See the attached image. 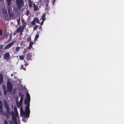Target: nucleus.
I'll use <instances>...</instances> for the list:
<instances>
[{
  "mask_svg": "<svg viewBox=\"0 0 124 124\" xmlns=\"http://www.w3.org/2000/svg\"><path fill=\"white\" fill-rule=\"evenodd\" d=\"M14 111L15 113L13 111H12L11 112V117L13 122L15 123H16L17 121L16 117H18L19 115L16 108L14 109Z\"/></svg>",
  "mask_w": 124,
  "mask_h": 124,
  "instance_id": "obj_1",
  "label": "nucleus"
},
{
  "mask_svg": "<svg viewBox=\"0 0 124 124\" xmlns=\"http://www.w3.org/2000/svg\"><path fill=\"white\" fill-rule=\"evenodd\" d=\"M30 97L29 94L27 93L26 94V98L24 101V104L26 105V106H30Z\"/></svg>",
  "mask_w": 124,
  "mask_h": 124,
  "instance_id": "obj_2",
  "label": "nucleus"
},
{
  "mask_svg": "<svg viewBox=\"0 0 124 124\" xmlns=\"http://www.w3.org/2000/svg\"><path fill=\"white\" fill-rule=\"evenodd\" d=\"M16 2L18 8L19 9H21L24 6L23 0H16Z\"/></svg>",
  "mask_w": 124,
  "mask_h": 124,
  "instance_id": "obj_3",
  "label": "nucleus"
},
{
  "mask_svg": "<svg viewBox=\"0 0 124 124\" xmlns=\"http://www.w3.org/2000/svg\"><path fill=\"white\" fill-rule=\"evenodd\" d=\"M7 90L9 92H11L13 89V87L12 83L9 80H8L7 83Z\"/></svg>",
  "mask_w": 124,
  "mask_h": 124,
  "instance_id": "obj_4",
  "label": "nucleus"
},
{
  "mask_svg": "<svg viewBox=\"0 0 124 124\" xmlns=\"http://www.w3.org/2000/svg\"><path fill=\"white\" fill-rule=\"evenodd\" d=\"M30 106H26L25 107V112L26 115L25 116L27 117H29L30 114Z\"/></svg>",
  "mask_w": 124,
  "mask_h": 124,
  "instance_id": "obj_5",
  "label": "nucleus"
},
{
  "mask_svg": "<svg viewBox=\"0 0 124 124\" xmlns=\"http://www.w3.org/2000/svg\"><path fill=\"white\" fill-rule=\"evenodd\" d=\"M35 22L37 23H39V20L37 17H35L33 20L30 22L31 25H34L36 24Z\"/></svg>",
  "mask_w": 124,
  "mask_h": 124,
  "instance_id": "obj_6",
  "label": "nucleus"
},
{
  "mask_svg": "<svg viewBox=\"0 0 124 124\" xmlns=\"http://www.w3.org/2000/svg\"><path fill=\"white\" fill-rule=\"evenodd\" d=\"M14 42L13 41L7 45L3 48L4 50H6L10 48L13 45Z\"/></svg>",
  "mask_w": 124,
  "mask_h": 124,
  "instance_id": "obj_7",
  "label": "nucleus"
},
{
  "mask_svg": "<svg viewBox=\"0 0 124 124\" xmlns=\"http://www.w3.org/2000/svg\"><path fill=\"white\" fill-rule=\"evenodd\" d=\"M3 58L4 59H6L7 61L9 60L10 55L9 52H8L5 53L4 54Z\"/></svg>",
  "mask_w": 124,
  "mask_h": 124,
  "instance_id": "obj_8",
  "label": "nucleus"
},
{
  "mask_svg": "<svg viewBox=\"0 0 124 124\" xmlns=\"http://www.w3.org/2000/svg\"><path fill=\"white\" fill-rule=\"evenodd\" d=\"M23 107H21L20 108V116H24V118H27V117H26L25 116H26V114L25 112H24L22 110Z\"/></svg>",
  "mask_w": 124,
  "mask_h": 124,
  "instance_id": "obj_9",
  "label": "nucleus"
},
{
  "mask_svg": "<svg viewBox=\"0 0 124 124\" xmlns=\"http://www.w3.org/2000/svg\"><path fill=\"white\" fill-rule=\"evenodd\" d=\"M23 100V99H20L19 102L17 103V106L18 108H19V107H22Z\"/></svg>",
  "mask_w": 124,
  "mask_h": 124,
  "instance_id": "obj_10",
  "label": "nucleus"
},
{
  "mask_svg": "<svg viewBox=\"0 0 124 124\" xmlns=\"http://www.w3.org/2000/svg\"><path fill=\"white\" fill-rule=\"evenodd\" d=\"M4 105L7 111H8L9 109V106L6 101H5L4 102Z\"/></svg>",
  "mask_w": 124,
  "mask_h": 124,
  "instance_id": "obj_11",
  "label": "nucleus"
},
{
  "mask_svg": "<svg viewBox=\"0 0 124 124\" xmlns=\"http://www.w3.org/2000/svg\"><path fill=\"white\" fill-rule=\"evenodd\" d=\"M2 102L1 101H0V113L1 114L3 113V111L2 107Z\"/></svg>",
  "mask_w": 124,
  "mask_h": 124,
  "instance_id": "obj_12",
  "label": "nucleus"
},
{
  "mask_svg": "<svg viewBox=\"0 0 124 124\" xmlns=\"http://www.w3.org/2000/svg\"><path fill=\"white\" fill-rule=\"evenodd\" d=\"M21 21L22 24L23 26H21L24 28V27H26L27 24V23L24 21V19L22 18L21 19Z\"/></svg>",
  "mask_w": 124,
  "mask_h": 124,
  "instance_id": "obj_13",
  "label": "nucleus"
},
{
  "mask_svg": "<svg viewBox=\"0 0 124 124\" xmlns=\"http://www.w3.org/2000/svg\"><path fill=\"white\" fill-rule=\"evenodd\" d=\"M24 29V28H23L22 27L20 26L16 31V32L18 33L20 32L22 30V29H23V30Z\"/></svg>",
  "mask_w": 124,
  "mask_h": 124,
  "instance_id": "obj_14",
  "label": "nucleus"
},
{
  "mask_svg": "<svg viewBox=\"0 0 124 124\" xmlns=\"http://www.w3.org/2000/svg\"><path fill=\"white\" fill-rule=\"evenodd\" d=\"M3 83V76L2 74L0 75V85Z\"/></svg>",
  "mask_w": 124,
  "mask_h": 124,
  "instance_id": "obj_15",
  "label": "nucleus"
},
{
  "mask_svg": "<svg viewBox=\"0 0 124 124\" xmlns=\"http://www.w3.org/2000/svg\"><path fill=\"white\" fill-rule=\"evenodd\" d=\"M33 8L34 10L35 11L38 10L39 9L38 7L35 3L33 4Z\"/></svg>",
  "mask_w": 124,
  "mask_h": 124,
  "instance_id": "obj_16",
  "label": "nucleus"
},
{
  "mask_svg": "<svg viewBox=\"0 0 124 124\" xmlns=\"http://www.w3.org/2000/svg\"><path fill=\"white\" fill-rule=\"evenodd\" d=\"M29 60L28 59H26L24 60V62L25 63L24 66H28V61Z\"/></svg>",
  "mask_w": 124,
  "mask_h": 124,
  "instance_id": "obj_17",
  "label": "nucleus"
},
{
  "mask_svg": "<svg viewBox=\"0 0 124 124\" xmlns=\"http://www.w3.org/2000/svg\"><path fill=\"white\" fill-rule=\"evenodd\" d=\"M28 3L29 8H30L32 7L33 3L31 0H28Z\"/></svg>",
  "mask_w": 124,
  "mask_h": 124,
  "instance_id": "obj_18",
  "label": "nucleus"
},
{
  "mask_svg": "<svg viewBox=\"0 0 124 124\" xmlns=\"http://www.w3.org/2000/svg\"><path fill=\"white\" fill-rule=\"evenodd\" d=\"M26 55L27 56L26 59L28 60L31 59V56L30 53H29L28 54H27Z\"/></svg>",
  "mask_w": 124,
  "mask_h": 124,
  "instance_id": "obj_19",
  "label": "nucleus"
},
{
  "mask_svg": "<svg viewBox=\"0 0 124 124\" xmlns=\"http://www.w3.org/2000/svg\"><path fill=\"white\" fill-rule=\"evenodd\" d=\"M34 43L32 42H30V43L29 44V46L27 47V48L29 49H31L32 47V45Z\"/></svg>",
  "mask_w": 124,
  "mask_h": 124,
  "instance_id": "obj_20",
  "label": "nucleus"
},
{
  "mask_svg": "<svg viewBox=\"0 0 124 124\" xmlns=\"http://www.w3.org/2000/svg\"><path fill=\"white\" fill-rule=\"evenodd\" d=\"M7 5L8 6H10V5L12 1V0H7Z\"/></svg>",
  "mask_w": 124,
  "mask_h": 124,
  "instance_id": "obj_21",
  "label": "nucleus"
},
{
  "mask_svg": "<svg viewBox=\"0 0 124 124\" xmlns=\"http://www.w3.org/2000/svg\"><path fill=\"white\" fill-rule=\"evenodd\" d=\"M20 49V47L19 46H17L16 48V52L15 53H18Z\"/></svg>",
  "mask_w": 124,
  "mask_h": 124,
  "instance_id": "obj_22",
  "label": "nucleus"
},
{
  "mask_svg": "<svg viewBox=\"0 0 124 124\" xmlns=\"http://www.w3.org/2000/svg\"><path fill=\"white\" fill-rule=\"evenodd\" d=\"M25 56V54H23V55H20L19 57L20 59V60H23L24 59Z\"/></svg>",
  "mask_w": 124,
  "mask_h": 124,
  "instance_id": "obj_23",
  "label": "nucleus"
},
{
  "mask_svg": "<svg viewBox=\"0 0 124 124\" xmlns=\"http://www.w3.org/2000/svg\"><path fill=\"white\" fill-rule=\"evenodd\" d=\"M20 69L21 70L23 69L24 70H25L26 69L25 67H24V66L23 65H22L20 67Z\"/></svg>",
  "mask_w": 124,
  "mask_h": 124,
  "instance_id": "obj_24",
  "label": "nucleus"
},
{
  "mask_svg": "<svg viewBox=\"0 0 124 124\" xmlns=\"http://www.w3.org/2000/svg\"><path fill=\"white\" fill-rule=\"evenodd\" d=\"M9 15L10 17H11L14 16V14L11 12H8Z\"/></svg>",
  "mask_w": 124,
  "mask_h": 124,
  "instance_id": "obj_25",
  "label": "nucleus"
},
{
  "mask_svg": "<svg viewBox=\"0 0 124 124\" xmlns=\"http://www.w3.org/2000/svg\"><path fill=\"white\" fill-rule=\"evenodd\" d=\"M30 13V11L28 9H27L26 12L25 13V15L27 16H28L29 15Z\"/></svg>",
  "mask_w": 124,
  "mask_h": 124,
  "instance_id": "obj_26",
  "label": "nucleus"
},
{
  "mask_svg": "<svg viewBox=\"0 0 124 124\" xmlns=\"http://www.w3.org/2000/svg\"><path fill=\"white\" fill-rule=\"evenodd\" d=\"M8 12H11L12 10V8L10 7V6H8Z\"/></svg>",
  "mask_w": 124,
  "mask_h": 124,
  "instance_id": "obj_27",
  "label": "nucleus"
},
{
  "mask_svg": "<svg viewBox=\"0 0 124 124\" xmlns=\"http://www.w3.org/2000/svg\"><path fill=\"white\" fill-rule=\"evenodd\" d=\"M46 15L45 14H44L42 16V20H43L45 21L46 20L45 18V17L46 16Z\"/></svg>",
  "mask_w": 124,
  "mask_h": 124,
  "instance_id": "obj_28",
  "label": "nucleus"
},
{
  "mask_svg": "<svg viewBox=\"0 0 124 124\" xmlns=\"http://www.w3.org/2000/svg\"><path fill=\"white\" fill-rule=\"evenodd\" d=\"M31 37L29 36V37L27 38V42H31Z\"/></svg>",
  "mask_w": 124,
  "mask_h": 124,
  "instance_id": "obj_29",
  "label": "nucleus"
},
{
  "mask_svg": "<svg viewBox=\"0 0 124 124\" xmlns=\"http://www.w3.org/2000/svg\"><path fill=\"white\" fill-rule=\"evenodd\" d=\"M28 120V118H23L22 119L23 121L24 122H25L27 121Z\"/></svg>",
  "mask_w": 124,
  "mask_h": 124,
  "instance_id": "obj_30",
  "label": "nucleus"
},
{
  "mask_svg": "<svg viewBox=\"0 0 124 124\" xmlns=\"http://www.w3.org/2000/svg\"><path fill=\"white\" fill-rule=\"evenodd\" d=\"M12 37V34H11L10 33V34L9 37V39H8V42H9V41H10V40L11 39Z\"/></svg>",
  "mask_w": 124,
  "mask_h": 124,
  "instance_id": "obj_31",
  "label": "nucleus"
},
{
  "mask_svg": "<svg viewBox=\"0 0 124 124\" xmlns=\"http://www.w3.org/2000/svg\"><path fill=\"white\" fill-rule=\"evenodd\" d=\"M19 19H17V21L18 23V25H19L20 24V17H19Z\"/></svg>",
  "mask_w": 124,
  "mask_h": 124,
  "instance_id": "obj_32",
  "label": "nucleus"
},
{
  "mask_svg": "<svg viewBox=\"0 0 124 124\" xmlns=\"http://www.w3.org/2000/svg\"><path fill=\"white\" fill-rule=\"evenodd\" d=\"M38 26L37 25H35L33 28V31H34L36 30L38 28Z\"/></svg>",
  "mask_w": 124,
  "mask_h": 124,
  "instance_id": "obj_33",
  "label": "nucleus"
},
{
  "mask_svg": "<svg viewBox=\"0 0 124 124\" xmlns=\"http://www.w3.org/2000/svg\"><path fill=\"white\" fill-rule=\"evenodd\" d=\"M39 37V35L38 34H37L35 36L34 39V40H36Z\"/></svg>",
  "mask_w": 124,
  "mask_h": 124,
  "instance_id": "obj_34",
  "label": "nucleus"
},
{
  "mask_svg": "<svg viewBox=\"0 0 124 124\" xmlns=\"http://www.w3.org/2000/svg\"><path fill=\"white\" fill-rule=\"evenodd\" d=\"M3 13L4 15H7L8 14L6 10H4L3 11Z\"/></svg>",
  "mask_w": 124,
  "mask_h": 124,
  "instance_id": "obj_35",
  "label": "nucleus"
},
{
  "mask_svg": "<svg viewBox=\"0 0 124 124\" xmlns=\"http://www.w3.org/2000/svg\"><path fill=\"white\" fill-rule=\"evenodd\" d=\"M4 17L5 19H7L8 18V14L7 15H4Z\"/></svg>",
  "mask_w": 124,
  "mask_h": 124,
  "instance_id": "obj_36",
  "label": "nucleus"
},
{
  "mask_svg": "<svg viewBox=\"0 0 124 124\" xmlns=\"http://www.w3.org/2000/svg\"><path fill=\"white\" fill-rule=\"evenodd\" d=\"M8 91H7V90H6L5 89H4V94L5 95H6L7 94V93L8 92Z\"/></svg>",
  "mask_w": 124,
  "mask_h": 124,
  "instance_id": "obj_37",
  "label": "nucleus"
},
{
  "mask_svg": "<svg viewBox=\"0 0 124 124\" xmlns=\"http://www.w3.org/2000/svg\"><path fill=\"white\" fill-rule=\"evenodd\" d=\"M3 33L2 31L1 30H0V36L2 35Z\"/></svg>",
  "mask_w": 124,
  "mask_h": 124,
  "instance_id": "obj_38",
  "label": "nucleus"
},
{
  "mask_svg": "<svg viewBox=\"0 0 124 124\" xmlns=\"http://www.w3.org/2000/svg\"><path fill=\"white\" fill-rule=\"evenodd\" d=\"M4 46V45H3L2 44H1L0 46V49H1Z\"/></svg>",
  "mask_w": 124,
  "mask_h": 124,
  "instance_id": "obj_39",
  "label": "nucleus"
},
{
  "mask_svg": "<svg viewBox=\"0 0 124 124\" xmlns=\"http://www.w3.org/2000/svg\"><path fill=\"white\" fill-rule=\"evenodd\" d=\"M23 29H22V30L20 32V35H23L22 33L23 32Z\"/></svg>",
  "mask_w": 124,
  "mask_h": 124,
  "instance_id": "obj_40",
  "label": "nucleus"
},
{
  "mask_svg": "<svg viewBox=\"0 0 124 124\" xmlns=\"http://www.w3.org/2000/svg\"><path fill=\"white\" fill-rule=\"evenodd\" d=\"M26 51H27V50H26L25 49H24V50L23 54H25H25L26 53Z\"/></svg>",
  "mask_w": 124,
  "mask_h": 124,
  "instance_id": "obj_41",
  "label": "nucleus"
},
{
  "mask_svg": "<svg viewBox=\"0 0 124 124\" xmlns=\"http://www.w3.org/2000/svg\"><path fill=\"white\" fill-rule=\"evenodd\" d=\"M56 0H52V1L53 5H54V4Z\"/></svg>",
  "mask_w": 124,
  "mask_h": 124,
  "instance_id": "obj_42",
  "label": "nucleus"
},
{
  "mask_svg": "<svg viewBox=\"0 0 124 124\" xmlns=\"http://www.w3.org/2000/svg\"><path fill=\"white\" fill-rule=\"evenodd\" d=\"M4 124H8V122L6 121V120H4Z\"/></svg>",
  "mask_w": 124,
  "mask_h": 124,
  "instance_id": "obj_43",
  "label": "nucleus"
},
{
  "mask_svg": "<svg viewBox=\"0 0 124 124\" xmlns=\"http://www.w3.org/2000/svg\"><path fill=\"white\" fill-rule=\"evenodd\" d=\"M44 20H42V21L41 22L40 25H42L43 24L44 22Z\"/></svg>",
  "mask_w": 124,
  "mask_h": 124,
  "instance_id": "obj_44",
  "label": "nucleus"
},
{
  "mask_svg": "<svg viewBox=\"0 0 124 124\" xmlns=\"http://www.w3.org/2000/svg\"><path fill=\"white\" fill-rule=\"evenodd\" d=\"M23 41H21V44H20V45H22L23 44Z\"/></svg>",
  "mask_w": 124,
  "mask_h": 124,
  "instance_id": "obj_45",
  "label": "nucleus"
},
{
  "mask_svg": "<svg viewBox=\"0 0 124 124\" xmlns=\"http://www.w3.org/2000/svg\"><path fill=\"white\" fill-rule=\"evenodd\" d=\"M21 97L20 99H23V95L22 94L21 95Z\"/></svg>",
  "mask_w": 124,
  "mask_h": 124,
  "instance_id": "obj_46",
  "label": "nucleus"
},
{
  "mask_svg": "<svg viewBox=\"0 0 124 124\" xmlns=\"http://www.w3.org/2000/svg\"><path fill=\"white\" fill-rule=\"evenodd\" d=\"M22 94V93L21 92H19V97L21 96V94Z\"/></svg>",
  "mask_w": 124,
  "mask_h": 124,
  "instance_id": "obj_47",
  "label": "nucleus"
},
{
  "mask_svg": "<svg viewBox=\"0 0 124 124\" xmlns=\"http://www.w3.org/2000/svg\"><path fill=\"white\" fill-rule=\"evenodd\" d=\"M39 29L40 30H42V28L41 26H40L39 27Z\"/></svg>",
  "mask_w": 124,
  "mask_h": 124,
  "instance_id": "obj_48",
  "label": "nucleus"
},
{
  "mask_svg": "<svg viewBox=\"0 0 124 124\" xmlns=\"http://www.w3.org/2000/svg\"><path fill=\"white\" fill-rule=\"evenodd\" d=\"M17 33V32H16V31L14 33V35H16V34Z\"/></svg>",
  "mask_w": 124,
  "mask_h": 124,
  "instance_id": "obj_49",
  "label": "nucleus"
},
{
  "mask_svg": "<svg viewBox=\"0 0 124 124\" xmlns=\"http://www.w3.org/2000/svg\"><path fill=\"white\" fill-rule=\"evenodd\" d=\"M48 2H47V3L46 4V7H47L48 6Z\"/></svg>",
  "mask_w": 124,
  "mask_h": 124,
  "instance_id": "obj_50",
  "label": "nucleus"
},
{
  "mask_svg": "<svg viewBox=\"0 0 124 124\" xmlns=\"http://www.w3.org/2000/svg\"><path fill=\"white\" fill-rule=\"evenodd\" d=\"M10 124H14L12 122H10Z\"/></svg>",
  "mask_w": 124,
  "mask_h": 124,
  "instance_id": "obj_51",
  "label": "nucleus"
},
{
  "mask_svg": "<svg viewBox=\"0 0 124 124\" xmlns=\"http://www.w3.org/2000/svg\"><path fill=\"white\" fill-rule=\"evenodd\" d=\"M0 1H2L3 2L4 1V0H0Z\"/></svg>",
  "mask_w": 124,
  "mask_h": 124,
  "instance_id": "obj_52",
  "label": "nucleus"
},
{
  "mask_svg": "<svg viewBox=\"0 0 124 124\" xmlns=\"http://www.w3.org/2000/svg\"><path fill=\"white\" fill-rule=\"evenodd\" d=\"M15 124H18L17 123V122H16V123H15Z\"/></svg>",
  "mask_w": 124,
  "mask_h": 124,
  "instance_id": "obj_53",
  "label": "nucleus"
},
{
  "mask_svg": "<svg viewBox=\"0 0 124 124\" xmlns=\"http://www.w3.org/2000/svg\"><path fill=\"white\" fill-rule=\"evenodd\" d=\"M1 94V92H0V95Z\"/></svg>",
  "mask_w": 124,
  "mask_h": 124,
  "instance_id": "obj_54",
  "label": "nucleus"
},
{
  "mask_svg": "<svg viewBox=\"0 0 124 124\" xmlns=\"http://www.w3.org/2000/svg\"><path fill=\"white\" fill-rule=\"evenodd\" d=\"M7 39V36L6 37V39Z\"/></svg>",
  "mask_w": 124,
  "mask_h": 124,
  "instance_id": "obj_55",
  "label": "nucleus"
},
{
  "mask_svg": "<svg viewBox=\"0 0 124 124\" xmlns=\"http://www.w3.org/2000/svg\"><path fill=\"white\" fill-rule=\"evenodd\" d=\"M21 39V38H20V40Z\"/></svg>",
  "mask_w": 124,
  "mask_h": 124,
  "instance_id": "obj_56",
  "label": "nucleus"
}]
</instances>
